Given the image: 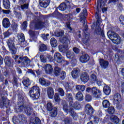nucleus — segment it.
<instances>
[{
	"label": "nucleus",
	"instance_id": "obj_1",
	"mask_svg": "<svg viewBox=\"0 0 124 124\" xmlns=\"http://www.w3.org/2000/svg\"><path fill=\"white\" fill-rule=\"evenodd\" d=\"M18 102V110L19 112H23L25 111V113L28 116H31L32 112H33V108L30 107H26L25 104L26 103V101L25 100V98L22 95H19L17 98Z\"/></svg>",
	"mask_w": 124,
	"mask_h": 124
},
{
	"label": "nucleus",
	"instance_id": "obj_2",
	"mask_svg": "<svg viewBox=\"0 0 124 124\" xmlns=\"http://www.w3.org/2000/svg\"><path fill=\"white\" fill-rule=\"evenodd\" d=\"M105 6V2L103 0H98L97 1V6L95 8L96 14L95 18L96 19V25H100L101 23V17L99 16V13L101 11V8Z\"/></svg>",
	"mask_w": 124,
	"mask_h": 124
},
{
	"label": "nucleus",
	"instance_id": "obj_3",
	"mask_svg": "<svg viewBox=\"0 0 124 124\" xmlns=\"http://www.w3.org/2000/svg\"><path fill=\"white\" fill-rule=\"evenodd\" d=\"M29 95L33 100H36L40 96V89L38 86L34 85L32 86L29 93Z\"/></svg>",
	"mask_w": 124,
	"mask_h": 124
},
{
	"label": "nucleus",
	"instance_id": "obj_4",
	"mask_svg": "<svg viewBox=\"0 0 124 124\" xmlns=\"http://www.w3.org/2000/svg\"><path fill=\"white\" fill-rule=\"evenodd\" d=\"M15 37H13L6 40L7 45L12 55H15L17 53V48L15 46Z\"/></svg>",
	"mask_w": 124,
	"mask_h": 124
},
{
	"label": "nucleus",
	"instance_id": "obj_5",
	"mask_svg": "<svg viewBox=\"0 0 124 124\" xmlns=\"http://www.w3.org/2000/svg\"><path fill=\"white\" fill-rule=\"evenodd\" d=\"M86 92L88 93H91L95 98H100V96L102 95L101 91L95 86H93L92 88L87 87Z\"/></svg>",
	"mask_w": 124,
	"mask_h": 124
},
{
	"label": "nucleus",
	"instance_id": "obj_6",
	"mask_svg": "<svg viewBox=\"0 0 124 124\" xmlns=\"http://www.w3.org/2000/svg\"><path fill=\"white\" fill-rule=\"evenodd\" d=\"M107 35L108 37L112 41L113 43L114 44H116L118 45L121 43V41L122 39L119 36L117 33L113 31H111L110 33L108 35V33H107Z\"/></svg>",
	"mask_w": 124,
	"mask_h": 124
},
{
	"label": "nucleus",
	"instance_id": "obj_7",
	"mask_svg": "<svg viewBox=\"0 0 124 124\" xmlns=\"http://www.w3.org/2000/svg\"><path fill=\"white\" fill-rule=\"evenodd\" d=\"M4 62L5 63V67H6V68H9V69L13 68L14 63H15L14 60L9 56L5 57L4 58Z\"/></svg>",
	"mask_w": 124,
	"mask_h": 124
},
{
	"label": "nucleus",
	"instance_id": "obj_8",
	"mask_svg": "<svg viewBox=\"0 0 124 124\" xmlns=\"http://www.w3.org/2000/svg\"><path fill=\"white\" fill-rule=\"evenodd\" d=\"M28 0H18V3L20 6L18 7L19 10H26L29 9V6H30V4L27 3Z\"/></svg>",
	"mask_w": 124,
	"mask_h": 124
},
{
	"label": "nucleus",
	"instance_id": "obj_9",
	"mask_svg": "<svg viewBox=\"0 0 124 124\" xmlns=\"http://www.w3.org/2000/svg\"><path fill=\"white\" fill-rule=\"evenodd\" d=\"M54 60L57 62H58V63H60V64H62V63L65 62L63 59V57H62V55L59 52L55 53Z\"/></svg>",
	"mask_w": 124,
	"mask_h": 124
},
{
	"label": "nucleus",
	"instance_id": "obj_10",
	"mask_svg": "<svg viewBox=\"0 0 124 124\" xmlns=\"http://www.w3.org/2000/svg\"><path fill=\"white\" fill-rule=\"evenodd\" d=\"M88 13V11L86 9H83L82 12L79 14V18L80 22H82L84 25H86L87 22V18H86V15Z\"/></svg>",
	"mask_w": 124,
	"mask_h": 124
},
{
	"label": "nucleus",
	"instance_id": "obj_11",
	"mask_svg": "<svg viewBox=\"0 0 124 124\" xmlns=\"http://www.w3.org/2000/svg\"><path fill=\"white\" fill-rule=\"evenodd\" d=\"M85 111L87 115H89L90 116L93 115V113H94V109L93 108V106L90 104H87L85 106Z\"/></svg>",
	"mask_w": 124,
	"mask_h": 124
},
{
	"label": "nucleus",
	"instance_id": "obj_12",
	"mask_svg": "<svg viewBox=\"0 0 124 124\" xmlns=\"http://www.w3.org/2000/svg\"><path fill=\"white\" fill-rule=\"evenodd\" d=\"M62 108L65 112V113H66L67 114H70L71 113V114L73 113V110L74 109H73L70 106H68V104H67L66 103H63L62 104Z\"/></svg>",
	"mask_w": 124,
	"mask_h": 124
},
{
	"label": "nucleus",
	"instance_id": "obj_13",
	"mask_svg": "<svg viewBox=\"0 0 124 124\" xmlns=\"http://www.w3.org/2000/svg\"><path fill=\"white\" fill-rule=\"evenodd\" d=\"M63 85L67 92L72 91L74 88V83H73V82L65 81L63 83Z\"/></svg>",
	"mask_w": 124,
	"mask_h": 124
},
{
	"label": "nucleus",
	"instance_id": "obj_14",
	"mask_svg": "<svg viewBox=\"0 0 124 124\" xmlns=\"http://www.w3.org/2000/svg\"><path fill=\"white\" fill-rule=\"evenodd\" d=\"M121 99H122V96L121 95V94L119 93H115L113 96V103L114 105H116L117 106H118Z\"/></svg>",
	"mask_w": 124,
	"mask_h": 124
},
{
	"label": "nucleus",
	"instance_id": "obj_15",
	"mask_svg": "<svg viewBox=\"0 0 124 124\" xmlns=\"http://www.w3.org/2000/svg\"><path fill=\"white\" fill-rule=\"evenodd\" d=\"M80 72H81V71L79 68H74L71 72L72 78H73V79H77V78H78L80 75Z\"/></svg>",
	"mask_w": 124,
	"mask_h": 124
},
{
	"label": "nucleus",
	"instance_id": "obj_16",
	"mask_svg": "<svg viewBox=\"0 0 124 124\" xmlns=\"http://www.w3.org/2000/svg\"><path fill=\"white\" fill-rule=\"evenodd\" d=\"M79 61L82 63H86L90 61V56L88 54H82L79 58Z\"/></svg>",
	"mask_w": 124,
	"mask_h": 124
},
{
	"label": "nucleus",
	"instance_id": "obj_17",
	"mask_svg": "<svg viewBox=\"0 0 124 124\" xmlns=\"http://www.w3.org/2000/svg\"><path fill=\"white\" fill-rule=\"evenodd\" d=\"M45 22H42L41 21H39L35 23L34 25V29L35 31H38V30H40V29H42V28L44 27V24Z\"/></svg>",
	"mask_w": 124,
	"mask_h": 124
},
{
	"label": "nucleus",
	"instance_id": "obj_18",
	"mask_svg": "<svg viewBox=\"0 0 124 124\" xmlns=\"http://www.w3.org/2000/svg\"><path fill=\"white\" fill-rule=\"evenodd\" d=\"M99 62L100 66L102 68H104V69L107 68V67H108V65H109V62L107 61L104 60V59L102 58L99 59Z\"/></svg>",
	"mask_w": 124,
	"mask_h": 124
},
{
	"label": "nucleus",
	"instance_id": "obj_19",
	"mask_svg": "<svg viewBox=\"0 0 124 124\" xmlns=\"http://www.w3.org/2000/svg\"><path fill=\"white\" fill-rule=\"evenodd\" d=\"M90 79L89 74L87 72H84L80 76V80L83 83H87Z\"/></svg>",
	"mask_w": 124,
	"mask_h": 124
},
{
	"label": "nucleus",
	"instance_id": "obj_20",
	"mask_svg": "<svg viewBox=\"0 0 124 124\" xmlns=\"http://www.w3.org/2000/svg\"><path fill=\"white\" fill-rule=\"evenodd\" d=\"M39 83L41 86H44L45 87H48L51 85V82L49 80H46L44 78H39Z\"/></svg>",
	"mask_w": 124,
	"mask_h": 124
},
{
	"label": "nucleus",
	"instance_id": "obj_21",
	"mask_svg": "<svg viewBox=\"0 0 124 124\" xmlns=\"http://www.w3.org/2000/svg\"><path fill=\"white\" fill-rule=\"evenodd\" d=\"M60 41L61 43H62V44H65V45H68V43L70 42V40L69 39V35H64L62 38L60 39Z\"/></svg>",
	"mask_w": 124,
	"mask_h": 124
},
{
	"label": "nucleus",
	"instance_id": "obj_22",
	"mask_svg": "<svg viewBox=\"0 0 124 124\" xmlns=\"http://www.w3.org/2000/svg\"><path fill=\"white\" fill-rule=\"evenodd\" d=\"M69 105L71 107H73L76 110H80V109L82 108V106H81L80 103L77 101L75 102H73V101L69 102Z\"/></svg>",
	"mask_w": 124,
	"mask_h": 124
},
{
	"label": "nucleus",
	"instance_id": "obj_23",
	"mask_svg": "<svg viewBox=\"0 0 124 124\" xmlns=\"http://www.w3.org/2000/svg\"><path fill=\"white\" fill-rule=\"evenodd\" d=\"M50 1L51 0H40L39 5L43 8H46L50 4Z\"/></svg>",
	"mask_w": 124,
	"mask_h": 124
},
{
	"label": "nucleus",
	"instance_id": "obj_24",
	"mask_svg": "<svg viewBox=\"0 0 124 124\" xmlns=\"http://www.w3.org/2000/svg\"><path fill=\"white\" fill-rule=\"evenodd\" d=\"M10 21L7 17L4 18L2 20V26L4 29H8L10 27Z\"/></svg>",
	"mask_w": 124,
	"mask_h": 124
},
{
	"label": "nucleus",
	"instance_id": "obj_25",
	"mask_svg": "<svg viewBox=\"0 0 124 124\" xmlns=\"http://www.w3.org/2000/svg\"><path fill=\"white\" fill-rule=\"evenodd\" d=\"M46 93L49 99H53L54 98V89L53 88H47Z\"/></svg>",
	"mask_w": 124,
	"mask_h": 124
},
{
	"label": "nucleus",
	"instance_id": "obj_26",
	"mask_svg": "<svg viewBox=\"0 0 124 124\" xmlns=\"http://www.w3.org/2000/svg\"><path fill=\"white\" fill-rule=\"evenodd\" d=\"M0 106H5L6 108H7L8 106L10 105V102L7 100V99L5 98L4 97H2V102L0 103Z\"/></svg>",
	"mask_w": 124,
	"mask_h": 124
},
{
	"label": "nucleus",
	"instance_id": "obj_27",
	"mask_svg": "<svg viewBox=\"0 0 124 124\" xmlns=\"http://www.w3.org/2000/svg\"><path fill=\"white\" fill-rule=\"evenodd\" d=\"M95 32L97 35H101L102 37H105V34L104 33V30L101 29V28L98 27L95 29Z\"/></svg>",
	"mask_w": 124,
	"mask_h": 124
},
{
	"label": "nucleus",
	"instance_id": "obj_28",
	"mask_svg": "<svg viewBox=\"0 0 124 124\" xmlns=\"http://www.w3.org/2000/svg\"><path fill=\"white\" fill-rule=\"evenodd\" d=\"M45 71L46 74H51L53 72V67L50 64H47L45 66Z\"/></svg>",
	"mask_w": 124,
	"mask_h": 124
},
{
	"label": "nucleus",
	"instance_id": "obj_29",
	"mask_svg": "<svg viewBox=\"0 0 124 124\" xmlns=\"http://www.w3.org/2000/svg\"><path fill=\"white\" fill-rule=\"evenodd\" d=\"M109 120H110L111 122L115 124H118L120 123V118L118 117V116L115 115H110Z\"/></svg>",
	"mask_w": 124,
	"mask_h": 124
},
{
	"label": "nucleus",
	"instance_id": "obj_30",
	"mask_svg": "<svg viewBox=\"0 0 124 124\" xmlns=\"http://www.w3.org/2000/svg\"><path fill=\"white\" fill-rule=\"evenodd\" d=\"M103 91L106 95H109L111 93V88L108 85H105L103 87Z\"/></svg>",
	"mask_w": 124,
	"mask_h": 124
},
{
	"label": "nucleus",
	"instance_id": "obj_31",
	"mask_svg": "<svg viewBox=\"0 0 124 124\" xmlns=\"http://www.w3.org/2000/svg\"><path fill=\"white\" fill-rule=\"evenodd\" d=\"M49 115L51 118H55L58 114V108L54 107L53 109L49 111Z\"/></svg>",
	"mask_w": 124,
	"mask_h": 124
},
{
	"label": "nucleus",
	"instance_id": "obj_32",
	"mask_svg": "<svg viewBox=\"0 0 124 124\" xmlns=\"http://www.w3.org/2000/svg\"><path fill=\"white\" fill-rule=\"evenodd\" d=\"M39 51L41 53L47 51V46L44 44H40L39 45Z\"/></svg>",
	"mask_w": 124,
	"mask_h": 124
},
{
	"label": "nucleus",
	"instance_id": "obj_33",
	"mask_svg": "<svg viewBox=\"0 0 124 124\" xmlns=\"http://www.w3.org/2000/svg\"><path fill=\"white\" fill-rule=\"evenodd\" d=\"M62 72V69L58 66H56L53 70V73L56 77H58L60 73Z\"/></svg>",
	"mask_w": 124,
	"mask_h": 124
},
{
	"label": "nucleus",
	"instance_id": "obj_34",
	"mask_svg": "<svg viewBox=\"0 0 124 124\" xmlns=\"http://www.w3.org/2000/svg\"><path fill=\"white\" fill-rule=\"evenodd\" d=\"M51 46L53 48H56L58 46V41L55 38H51L50 41Z\"/></svg>",
	"mask_w": 124,
	"mask_h": 124
},
{
	"label": "nucleus",
	"instance_id": "obj_35",
	"mask_svg": "<svg viewBox=\"0 0 124 124\" xmlns=\"http://www.w3.org/2000/svg\"><path fill=\"white\" fill-rule=\"evenodd\" d=\"M76 97L78 101H82L83 99H84V96L83 95V93L81 92H78L76 95Z\"/></svg>",
	"mask_w": 124,
	"mask_h": 124
},
{
	"label": "nucleus",
	"instance_id": "obj_36",
	"mask_svg": "<svg viewBox=\"0 0 124 124\" xmlns=\"http://www.w3.org/2000/svg\"><path fill=\"white\" fill-rule=\"evenodd\" d=\"M76 90L79 92H84L86 90V86L82 85H76Z\"/></svg>",
	"mask_w": 124,
	"mask_h": 124
},
{
	"label": "nucleus",
	"instance_id": "obj_37",
	"mask_svg": "<svg viewBox=\"0 0 124 124\" xmlns=\"http://www.w3.org/2000/svg\"><path fill=\"white\" fill-rule=\"evenodd\" d=\"M60 80H63L65 79L66 77V73L64 71H62L61 72L60 74L58 77H57Z\"/></svg>",
	"mask_w": 124,
	"mask_h": 124
},
{
	"label": "nucleus",
	"instance_id": "obj_38",
	"mask_svg": "<svg viewBox=\"0 0 124 124\" xmlns=\"http://www.w3.org/2000/svg\"><path fill=\"white\" fill-rule=\"evenodd\" d=\"M17 38L18 39V41L21 43H23V42H25V41L26 39H25V35H24V33H20L19 35H17Z\"/></svg>",
	"mask_w": 124,
	"mask_h": 124
},
{
	"label": "nucleus",
	"instance_id": "obj_39",
	"mask_svg": "<svg viewBox=\"0 0 124 124\" xmlns=\"http://www.w3.org/2000/svg\"><path fill=\"white\" fill-rule=\"evenodd\" d=\"M3 5L6 9H9L10 8L9 0H3Z\"/></svg>",
	"mask_w": 124,
	"mask_h": 124
},
{
	"label": "nucleus",
	"instance_id": "obj_40",
	"mask_svg": "<svg viewBox=\"0 0 124 124\" xmlns=\"http://www.w3.org/2000/svg\"><path fill=\"white\" fill-rule=\"evenodd\" d=\"M67 7V5H66V3H65V2H62L58 6V9L61 11H64V10L66 9Z\"/></svg>",
	"mask_w": 124,
	"mask_h": 124
},
{
	"label": "nucleus",
	"instance_id": "obj_41",
	"mask_svg": "<svg viewBox=\"0 0 124 124\" xmlns=\"http://www.w3.org/2000/svg\"><path fill=\"white\" fill-rule=\"evenodd\" d=\"M66 56L67 59H70V60H71L72 59H73V58H74L75 54L74 53H73V52H72V51H68L66 52Z\"/></svg>",
	"mask_w": 124,
	"mask_h": 124
},
{
	"label": "nucleus",
	"instance_id": "obj_42",
	"mask_svg": "<svg viewBox=\"0 0 124 124\" xmlns=\"http://www.w3.org/2000/svg\"><path fill=\"white\" fill-rule=\"evenodd\" d=\"M22 84L25 86V87H26L28 88L29 86L31 85V82L30 81V79L29 78H25L22 81Z\"/></svg>",
	"mask_w": 124,
	"mask_h": 124
},
{
	"label": "nucleus",
	"instance_id": "obj_43",
	"mask_svg": "<svg viewBox=\"0 0 124 124\" xmlns=\"http://www.w3.org/2000/svg\"><path fill=\"white\" fill-rule=\"evenodd\" d=\"M30 124H42L41 123V120L38 117H35L34 120L32 122L31 121Z\"/></svg>",
	"mask_w": 124,
	"mask_h": 124
},
{
	"label": "nucleus",
	"instance_id": "obj_44",
	"mask_svg": "<svg viewBox=\"0 0 124 124\" xmlns=\"http://www.w3.org/2000/svg\"><path fill=\"white\" fill-rule=\"evenodd\" d=\"M104 108H108L110 107V102L108 100H104L102 102Z\"/></svg>",
	"mask_w": 124,
	"mask_h": 124
},
{
	"label": "nucleus",
	"instance_id": "obj_45",
	"mask_svg": "<svg viewBox=\"0 0 124 124\" xmlns=\"http://www.w3.org/2000/svg\"><path fill=\"white\" fill-rule=\"evenodd\" d=\"M51 15L52 17H54V18H59V17L62 15V13H60L59 11H58V9H56Z\"/></svg>",
	"mask_w": 124,
	"mask_h": 124
},
{
	"label": "nucleus",
	"instance_id": "obj_46",
	"mask_svg": "<svg viewBox=\"0 0 124 124\" xmlns=\"http://www.w3.org/2000/svg\"><path fill=\"white\" fill-rule=\"evenodd\" d=\"M108 113L109 115H113V114L115 113V108L114 107H109L108 108Z\"/></svg>",
	"mask_w": 124,
	"mask_h": 124
},
{
	"label": "nucleus",
	"instance_id": "obj_47",
	"mask_svg": "<svg viewBox=\"0 0 124 124\" xmlns=\"http://www.w3.org/2000/svg\"><path fill=\"white\" fill-rule=\"evenodd\" d=\"M19 60H20L22 62H24L25 63H27L28 62L31 61L29 60V58L27 56L24 57H20L19 58Z\"/></svg>",
	"mask_w": 124,
	"mask_h": 124
},
{
	"label": "nucleus",
	"instance_id": "obj_48",
	"mask_svg": "<svg viewBox=\"0 0 124 124\" xmlns=\"http://www.w3.org/2000/svg\"><path fill=\"white\" fill-rule=\"evenodd\" d=\"M12 85L14 87L17 88L18 87V79L16 77H14L12 80Z\"/></svg>",
	"mask_w": 124,
	"mask_h": 124
},
{
	"label": "nucleus",
	"instance_id": "obj_49",
	"mask_svg": "<svg viewBox=\"0 0 124 124\" xmlns=\"http://www.w3.org/2000/svg\"><path fill=\"white\" fill-rule=\"evenodd\" d=\"M66 96L67 99L69 101V102H73V96H72V93H69L66 94Z\"/></svg>",
	"mask_w": 124,
	"mask_h": 124
},
{
	"label": "nucleus",
	"instance_id": "obj_50",
	"mask_svg": "<svg viewBox=\"0 0 124 124\" xmlns=\"http://www.w3.org/2000/svg\"><path fill=\"white\" fill-rule=\"evenodd\" d=\"M71 15L70 14L64 15L63 17L64 21H67L68 22H70L72 20Z\"/></svg>",
	"mask_w": 124,
	"mask_h": 124
},
{
	"label": "nucleus",
	"instance_id": "obj_51",
	"mask_svg": "<svg viewBox=\"0 0 124 124\" xmlns=\"http://www.w3.org/2000/svg\"><path fill=\"white\" fill-rule=\"evenodd\" d=\"M54 109V107H53V104L52 103L48 102L46 105V109L47 111H52Z\"/></svg>",
	"mask_w": 124,
	"mask_h": 124
},
{
	"label": "nucleus",
	"instance_id": "obj_52",
	"mask_svg": "<svg viewBox=\"0 0 124 124\" xmlns=\"http://www.w3.org/2000/svg\"><path fill=\"white\" fill-rule=\"evenodd\" d=\"M11 30L13 31V32H17L18 30L17 24H12L11 26Z\"/></svg>",
	"mask_w": 124,
	"mask_h": 124
},
{
	"label": "nucleus",
	"instance_id": "obj_53",
	"mask_svg": "<svg viewBox=\"0 0 124 124\" xmlns=\"http://www.w3.org/2000/svg\"><path fill=\"white\" fill-rule=\"evenodd\" d=\"M10 29L8 30L7 31L3 32V34L4 35V38H7L12 34V33L9 32Z\"/></svg>",
	"mask_w": 124,
	"mask_h": 124
},
{
	"label": "nucleus",
	"instance_id": "obj_54",
	"mask_svg": "<svg viewBox=\"0 0 124 124\" xmlns=\"http://www.w3.org/2000/svg\"><path fill=\"white\" fill-rule=\"evenodd\" d=\"M29 35H30L31 37V38H34V37H35L36 36V32H37V31H33L31 30H29Z\"/></svg>",
	"mask_w": 124,
	"mask_h": 124
},
{
	"label": "nucleus",
	"instance_id": "obj_55",
	"mask_svg": "<svg viewBox=\"0 0 124 124\" xmlns=\"http://www.w3.org/2000/svg\"><path fill=\"white\" fill-rule=\"evenodd\" d=\"M54 100L55 102L59 103L61 102V98L58 93H55L54 94Z\"/></svg>",
	"mask_w": 124,
	"mask_h": 124
},
{
	"label": "nucleus",
	"instance_id": "obj_56",
	"mask_svg": "<svg viewBox=\"0 0 124 124\" xmlns=\"http://www.w3.org/2000/svg\"><path fill=\"white\" fill-rule=\"evenodd\" d=\"M114 61L117 62V63L121 64L122 62L121 61V59L119 55L115 54L114 57Z\"/></svg>",
	"mask_w": 124,
	"mask_h": 124
},
{
	"label": "nucleus",
	"instance_id": "obj_57",
	"mask_svg": "<svg viewBox=\"0 0 124 124\" xmlns=\"http://www.w3.org/2000/svg\"><path fill=\"white\" fill-rule=\"evenodd\" d=\"M59 50L61 53H64L65 52V46L60 45L58 46Z\"/></svg>",
	"mask_w": 124,
	"mask_h": 124
},
{
	"label": "nucleus",
	"instance_id": "obj_58",
	"mask_svg": "<svg viewBox=\"0 0 124 124\" xmlns=\"http://www.w3.org/2000/svg\"><path fill=\"white\" fill-rule=\"evenodd\" d=\"M34 72L36 73V77L39 78L41 75H42V70L40 69H38L37 70H34Z\"/></svg>",
	"mask_w": 124,
	"mask_h": 124
},
{
	"label": "nucleus",
	"instance_id": "obj_59",
	"mask_svg": "<svg viewBox=\"0 0 124 124\" xmlns=\"http://www.w3.org/2000/svg\"><path fill=\"white\" fill-rule=\"evenodd\" d=\"M71 118L70 117H67L63 120L65 124H71Z\"/></svg>",
	"mask_w": 124,
	"mask_h": 124
},
{
	"label": "nucleus",
	"instance_id": "obj_60",
	"mask_svg": "<svg viewBox=\"0 0 124 124\" xmlns=\"http://www.w3.org/2000/svg\"><path fill=\"white\" fill-rule=\"evenodd\" d=\"M92 99H93L92 95L89 94H87L85 95V100L87 102H90V101H91Z\"/></svg>",
	"mask_w": 124,
	"mask_h": 124
},
{
	"label": "nucleus",
	"instance_id": "obj_61",
	"mask_svg": "<svg viewBox=\"0 0 124 124\" xmlns=\"http://www.w3.org/2000/svg\"><path fill=\"white\" fill-rule=\"evenodd\" d=\"M91 78L92 81H93V83H95V81H96V80L97 79V77L96 76V75H95L94 74H92L91 75Z\"/></svg>",
	"mask_w": 124,
	"mask_h": 124
},
{
	"label": "nucleus",
	"instance_id": "obj_62",
	"mask_svg": "<svg viewBox=\"0 0 124 124\" xmlns=\"http://www.w3.org/2000/svg\"><path fill=\"white\" fill-rule=\"evenodd\" d=\"M40 59L42 62L45 63L46 62H47V59H46V58H45V56L43 55H41L40 56Z\"/></svg>",
	"mask_w": 124,
	"mask_h": 124
},
{
	"label": "nucleus",
	"instance_id": "obj_63",
	"mask_svg": "<svg viewBox=\"0 0 124 124\" xmlns=\"http://www.w3.org/2000/svg\"><path fill=\"white\" fill-rule=\"evenodd\" d=\"M59 94L61 95V96H64V91L63 89L62 88H59L58 89Z\"/></svg>",
	"mask_w": 124,
	"mask_h": 124
},
{
	"label": "nucleus",
	"instance_id": "obj_64",
	"mask_svg": "<svg viewBox=\"0 0 124 124\" xmlns=\"http://www.w3.org/2000/svg\"><path fill=\"white\" fill-rule=\"evenodd\" d=\"M119 21L122 25H124V16L121 15L119 16Z\"/></svg>",
	"mask_w": 124,
	"mask_h": 124
}]
</instances>
